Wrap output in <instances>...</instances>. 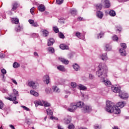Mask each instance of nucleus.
Here are the masks:
<instances>
[{"instance_id": "nucleus-1", "label": "nucleus", "mask_w": 129, "mask_h": 129, "mask_svg": "<svg viewBox=\"0 0 129 129\" xmlns=\"http://www.w3.org/2000/svg\"><path fill=\"white\" fill-rule=\"evenodd\" d=\"M107 72H108L107 67L104 64H100L98 66V69L96 72V74L98 77L101 78V82H103L106 86H109L111 85V83L106 79Z\"/></svg>"}, {"instance_id": "nucleus-2", "label": "nucleus", "mask_w": 129, "mask_h": 129, "mask_svg": "<svg viewBox=\"0 0 129 129\" xmlns=\"http://www.w3.org/2000/svg\"><path fill=\"white\" fill-rule=\"evenodd\" d=\"M105 109L106 111L109 113L112 112L115 114H119V113H120V109L119 108L115 107L114 103L111 101H108L106 102Z\"/></svg>"}, {"instance_id": "nucleus-3", "label": "nucleus", "mask_w": 129, "mask_h": 129, "mask_svg": "<svg viewBox=\"0 0 129 129\" xmlns=\"http://www.w3.org/2000/svg\"><path fill=\"white\" fill-rule=\"evenodd\" d=\"M96 10H101L102 7L108 9L110 7V3L108 0H102L100 4H98L95 5Z\"/></svg>"}, {"instance_id": "nucleus-4", "label": "nucleus", "mask_w": 129, "mask_h": 129, "mask_svg": "<svg viewBox=\"0 0 129 129\" xmlns=\"http://www.w3.org/2000/svg\"><path fill=\"white\" fill-rule=\"evenodd\" d=\"M34 103L36 107L38 105H41V106L44 105L45 107H49L51 106V104H50V103L45 101H41L40 100H38V101H35Z\"/></svg>"}, {"instance_id": "nucleus-5", "label": "nucleus", "mask_w": 129, "mask_h": 129, "mask_svg": "<svg viewBox=\"0 0 129 129\" xmlns=\"http://www.w3.org/2000/svg\"><path fill=\"white\" fill-rule=\"evenodd\" d=\"M120 46L121 48L119 50L121 56H126V52H125V48H126V44L125 43H121Z\"/></svg>"}, {"instance_id": "nucleus-6", "label": "nucleus", "mask_w": 129, "mask_h": 129, "mask_svg": "<svg viewBox=\"0 0 129 129\" xmlns=\"http://www.w3.org/2000/svg\"><path fill=\"white\" fill-rule=\"evenodd\" d=\"M82 110L85 113L90 112L92 111V107H91V106L88 105H84Z\"/></svg>"}, {"instance_id": "nucleus-7", "label": "nucleus", "mask_w": 129, "mask_h": 129, "mask_svg": "<svg viewBox=\"0 0 129 129\" xmlns=\"http://www.w3.org/2000/svg\"><path fill=\"white\" fill-rule=\"evenodd\" d=\"M119 97L121 98V99H127L128 98V94L126 93L125 92H123L121 91L119 92Z\"/></svg>"}, {"instance_id": "nucleus-8", "label": "nucleus", "mask_w": 129, "mask_h": 129, "mask_svg": "<svg viewBox=\"0 0 129 129\" xmlns=\"http://www.w3.org/2000/svg\"><path fill=\"white\" fill-rule=\"evenodd\" d=\"M70 107L71 108L68 109V110L69 111H70L71 112H74V111H75V110L77 109V106L74 103H72L71 104Z\"/></svg>"}, {"instance_id": "nucleus-9", "label": "nucleus", "mask_w": 129, "mask_h": 129, "mask_svg": "<svg viewBox=\"0 0 129 129\" xmlns=\"http://www.w3.org/2000/svg\"><path fill=\"white\" fill-rule=\"evenodd\" d=\"M28 85L30 87H32L33 89H36L38 85H39V84H38V83H35L33 81H30L28 83Z\"/></svg>"}, {"instance_id": "nucleus-10", "label": "nucleus", "mask_w": 129, "mask_h": 129, "mask_svg": "<svg viewBox=\"0 0 129 129\" xmlns=\"http://www.w3.org/2000/svg\"><path fill=\"white\" fill-rule=\"evenodd\" d=\"M9 96L10 97H6V99L10 100V101H15V100H17V96L14 95L13 93L10 94Z\"/></svg>"}, {"instance_id": "nucleus-11", "label": "nucleus", "mask_w": 129, "mask_h": 129, "mask_svg": "<svg viewBox=\"0 0 129 129\" xmlns=\"http://www.w3.org/2000/svg\"><path fill=\"white\" fill-rule=\"evenodd\" d=\"M44 82H46V84L50 83V77L48 75H45L43 78Z\"/></svg>"}, {"instance_id": "nucleus-12", "label": "nucleus", "mask_w": 129, "mask_h": 129, "mask_svg": "<svg viewBox=\"0 0 129 129\" xmlns=\"http://www.w3.org/2000/svg\"><path fill=\"white\" fill-rule=\"evenodd\" d=\"M111 90L113 91V92H115V93H116L118 92L119 93V92H120V88L117 86H113L111 87Z\"/></svg>"}, {"instance_id": "nucleus-13", "label": "nucleus", "mask_w": 129, "mask_h": 129, "mask_svg": "<svg viewBox=\"0 0 129 129\" xmlns=\"http://www.w3.org/2000/svg\"><path fill=\"white\" fill-rule=\"evenodd\" d=\"M64 122L66 124H69L71 122V116H67L64 118Z\"/></svg>"}, {"instance_id": "nucleus-14", "label": "nucleus", "mask_w": 129, "mask_h": 129, "mask_svg": "<svg viewBox=\"0 0 129 129\" xmlns=\"http://www.w3.org/2000/svg\"><path fill=\"white\" fill-rule=\"evenodd\" d=\"M55 43V40L53 38H50L47 40V46H53V44Z\"/></svg>"}, {"instance_id": "nucleus-15", "label": "nucleus", "mask_w": 129, "mask_h": 129, "mask_svg": "<svg viewBox=\"0 0 129 129\" xmlns=\"http://www.w3.org/2000/svg\"><path fill=\"white\" fill-rule=\"evenodd\" d=\"M125 104H126V103H125V102H119L117 104V106H115V107H117L118 108V107H119L120 108H122V107H123Z\"/></svg>"}, {"instance_id": "nucleus-16", "label": "nucleus", "mask_w": 129, "mask_h": 129, "mask_svg": "<svg viewBox=\"0 0 129 129\" xmlns=\"http://www.w3.org/2000/svg\"><path fill=\"white\" fill-rule=\"evenodd\" d=\"M58 59L63 64H65L66 65L69 64V61L63 57H59Z\"/></svg>"}, {"instance_id": "nucleus-17", "label": "nucleus", "mask_w": 129, "mask_h": 129, "mask_svg": "<svg viewBox=\"0 0 129 129\" xmlns=\"http://www.w3.org/2000/svg\"><path fill=\"white\" fill-rule=\"evenodd\" d=\"M57 70H59V71H61V72H65L66 71V69H65V67L62 65H58L57 67Z\"/></svg>"}, {"instance_id": "nucleus-18", "label": "nucleus", "mask_w": 129, "mask_h": 129, "mask_svg": "<svg viewBox=\"0 0 129 129\" xmlns=\"http://www.w3.org/2000/svg\"><path fill=\"white\" fill-rule=\"evenodd\" d=\"M96 14L97 18H99V19H102V18L103 17V13H102L101 11H97Z\"/></svg>"}, {"instance_id": "nucleus-19", "label": "nucleus", "mask_w": 129, "mask_h": 129, "mask_svg": "<svg viewBox=\"0 0 129 129\" xmlns=\"http://www.w3.org/2000/svg\"><path fill=\"white\" fill-rule=\"evenodd\" d=\"M77 107H79L80 108H83V106L84 105V103L82 101H79L76 104Z\"/></svg>"}, {"instance_id": "nucleus-20", "label": "nucleus", "mask_w": 129, "mask_h": 129, "mask_svg": "<svg viewBox=\"0 0 129 129\" xmlns=\"http://www.w3.org/2000/svg\"><path fill=\"white\" fill-rule=\"evenodd\" d=\"M59 48H60L62 50H68L69 49V47L64 44H60Z\"/></svg>"}, {"instance_id": "nucleus-21", "label": "nucleus", "mask_w": 129, "mask_h": 129, "mask_svg": "<svg viewBox=\"0 0 129 129\" xmlns=\"http://www.w3.org/2000/svg\"><path fill=\"white\" fill-rule=\"evenodd\" d=\"M38 9L39 12H45V10H46L45 6L42 5L39 6Z\"/></svg>"}, {"instance_id": "nucleus-22", "label": "nucleus", "mask_w": 129, "mask_h": 129, "mask_svg": "<svg viewBox=\"0 0 129 129\" xmlns=\"http://www.w3.org/2000/svg\"><path fill=\"white\" fill-rule=\"evenodd\" d=\"M52 89L53 92H55V93H59V92H60V89H59L57 86H53L52 87Z\"/></svg>"}, {"instance_id": "nucleus-23", "label": "nucleus", "mask_w": 129, "mask_h": 129, "mask_svg": "<svg viewBox=\"0 0 129 129\" xmlns=\"http://www.w3.org/2000/svg\"><path fill=\"white\" fill-rule=\"evenodd\" d=\"M106 55V53H104L102 54V55L101 56V59H102V60H103V61H106V60L108 59Z\"/></svg>"}, {"instance_id": "nucleus-24", "label": "nucleus", "mask_w": 129, "mask_h": 129, "mask_svg": "<svg viewBox=\"0 0 129 129\" xmlns=\"http://www.w3.org/2000/svg\"><path fill=\"white\" fill-rule=\"evenodd\" d=\"M109 15L110 16V17H115L116 13H115V11L113 10H110L109 12Z\"/></svg>"}, {"instance_id": "nucleus-25", "label": "nucleus", "mask_w": 129, "mask_h": 129, "mask_svg": "<svg viewBox=\"0 0 129 129\" xmlns=\"http://www.w3.org/2000/svg\"><path fill=\"white\" fill-rule=\"evenodd\" d=\"M42 34L44 37H48L49 36V31L47 30H43L42 31Z\"/></svg>"}, {"instance_id": "nucleus-26", "label": "nucleus", "mask_w": 129, "mask_h": 129, "mask_svg": "<svg viewBox=\"0 0 129 129\" xmlns=\"http://www.w3.org/2000/svg\"><path fill=\"white\" fill-rule=\"evenodd\" d=\"M30 94H32V95H33L34 96H39V93H38V92L31 90L30 91Z\"/></svg>"}, {"instance_id": "nucleus-27", "label": "nucleus", "mask_w": 129, "mask_h": 129, "mask_svg": "<svg viewBox=\"0 0 129 129\" xmlns=\"http://www.w3.org/2000/svg\"><path fill=\"white\" fill-rule=\"evenodd\" d=\"M70 13L73 16H75L76 15H77V10L75 9H72L70 10Z\"/></svg>"}, {"instance_id": "nucleus-28", "label": "nucleus", "mask_w": 129, "mask_h": 129, "mask_svg": "<svg viewBox=\"0 0 129 129\" xmlns=\"http://www.w3.org/2000/svg\"><path fill=\"white\" fill-rule=\"evenodd\" d=\"M79 88L80 90H86V89H87V88H86V87L81 84L79 85Z\"/></svg>"}, {"instance_id": "nucleus-29", "label": "nucleus", "mask_w": 129, "mask_h": 129, "mask_svg": "<svg viewBox=\"0 0 129 129\" xmlns=\"http://www.w3.org/2000/svg\"><path fill=\"white\" fill-rule=\"evenodd\" d=\"M18 6H19V4H18V3H15L13 5L12 11H15V10H17Z\"/></svg>"}, {"instance_id": "nucleus-30", "label": "nucleus", "mask_w": 129, "mask_h": 129, "mask_svg": "<svg viewBox=\"0 0 129 129\" xmlns=\"http://www.w3.org/2000/svg\"><path fill=\"white\" fill-rule=\"evenodd\" d=\"M73 67L76 71H78V70H79L80 67H79V66L77 64V63L74 64L73 66Z\"/></svg>"}, {"instance_id": "nucleus-31", "label": "nucleus", "mask_w": 129, "mask_h": 129, "mask_svg": "<svg viewBox=\"0 0 129 129\" xmlns=\"http://www.w3.org/2000/svg\"><path fill=\"white\" fill-rule=\"evenodd\" d=\"M46 110L48 115H52L53 114V111H52V110H51V109L48 108Z\"/></svg>"}, {"instance_id": "nucleus-32", "label": "nucleus", "mask_w": 129, "mask_h": 129, "mask_svg": "<svg viewBox=\"0 0 129 129\" xmlns=\"http://www.w3.org/2000/svg\"><path fill=\"white\" fill-rule=\"evenodd\" d=\"M47 51L50 53H54L55 52V49H54V48L50 47L47 48Z\"/></svg>"}, {"instance_id": "nucleus-33", "label": "nucleus", "mask_w": 129, "mask_h": 129, "mask_svg": "<svg viewBox=\"0 0 129 129\" xmlns=\"http://www.w3.org/2000/svg\"><path fill=\"white\" fill-rule=\"evenodd\" d=\"M12 94H13V95H15L16 97L19 96V95H20L19 94V92L15 89L13 90V93H12Z\"/></svg>"}, {"instance_id": "nucleus-34", "label": "nucleus", "mask_w": 129, "mask_h": 129, "mask_svg": "<svg viewBox=\"0 0 129 129\" xmlns=\"http://www.w3.org/2000/svg\"><path fill=\"white\" fill-rule=\"evenodd\" d=\"M12 23H14V24H18L19 23V19L18 18H13L12 19Z\"/></svg>"}, {"instance_id": "nucleus-35", "label": "nucleus", "mask_w": 129, "mask_h": 129, "mask_svg": "<svg viewBox=\"0 0 129 129\" xmlns=\"http://www.w3.org/2000/svg\"><path fill=\"white\" fill-rule=\"evenodd\" d=\"M22 30H23V28L21 27V26H18L15 29V31L16 32H21V31H22Z\"/></svg>"}, {"instance_id": "nucleus-36", "label": "nucleus", "mask_w": 129, "mask_h": 129, "mask_svg": "<svg viewBox=\"0 0 129 129\" xmlns=\"http://www.w3.org/2000/svg\"><path fill=\"white\" fill-rule=\"evenodd\" d=\"M74 56H75V52H71L69 54V57L70 58V59L73 58Z\"/></svg>"}, {"instance_id": "nucleus-37", "label": "nucleus", "mask_w": 129, "mask_h": 129, "mask_svg": "<svg viewBox=\"0 0 129 129\" xmlns=\"http://www.w3.org/2000/svg\"><path fill=\"white\" fill-rule=\"evenodd\" d=\"M112 39L113 40V41H115L116 42H117V41L118 40V37H117V36H116V35H115L112 37Z\"/></svg>"}, {"instance_id": "nucleus-38", "label": "nucleus", "mask_w": 129, "mask_h": 129, "mask_svg": "<svg viewBox=\"0 0 129 129\" xmlns=\"http://www.w3.org/2000/svg\"><path fill=\"white\" fill-rule=\"evenodd\" d=\"M20 67V64L19 63L17 62H15L13 63V67L14 68H18V67Z\"/></svg>"}, {"instance_id": "nucleus-39", "label": "nucleus", "mask_w": 129, "mask_h": 129, "mask_svg": "<svg viewBox=\"0 0 129 129\" xmlns=\"http://www.w3.org/2000/svg\"><path fill=\"white\" fill-rule=\"evenodd\" d=\"M71 86L73 88H76V87H77V84H76V83L75 82H72L71 83Z\"/></svg>"}, {"instance_id": "nucleus-40", "label": "nucleus", "mask_w": 129, "mask_h": 129, "mask_svg": "<svg viewBox=\"0 0 129 129\" xmlns=\"http://www.w3.org/2000/svg\"><path fill=\"white\" fill-rule=\"evenodd\" d=\"M76 36L79 38V39H82V38L81 37V33L79 32H77L76 33Z\"/></svg>"}, {"instance_id": "nucleus-41", "label": "nucleus", "mask_w": 129, "mask_h": 129, "mask_svg": "<svg viewBox=\"0 0 129 129\" xmlns=\"http://www.w3.org/2000/svg\"><path fill=\"white\" fill-rule=\"evenodd\" d=\"M106 51H110L111 50V46L108 44H107L106 45Z\"/></svg>"}, {"instance_id": "nucleus-42", "label": "nucleus", "mask_w": 129, "mask_h": 129, "mask_svg": "<svg viewBox=\"0 0 129 129\" xmlns=\"http://www.w3.org/2000/svg\"><path fill=\"white\" fill-rule=\"evenodd\" d=\"M26 123H27V124H31V123H32V121H31V119H28V118H26Z\"/></svg>"}, {"instance_id": "nucleus-43", "label": "nucleus", "mask_w": 129, "mask_h": 129, "mask_svg": "<svg viewBox=\"0 0 129 129\" xmlns=\"http://www.w3.org/2000/svg\"><path fill=\"white\" fill-rule=\"evenodd\" d=\"M63 2L64 0H56V4H57V5H62Z\"/></svg>"}, {"instance_id": "nucleus-44", "label": "nucleus", "mask_w": 129, "mask_h": 129, "mask_svg": "<svg viewBox=\"0 0 129 129\" xmlns=\"http://www.w3.org/2000/svg\"><path fill=\"white\" fill-rule=\"evenodd\" d=\"M53 31L55 33H59V29L57 27H53Z\"/></svg>"}, {"instance_id": "nucleus-45", "label": "nucleus", "mask_w": 129, "mask_h": 129, "mask_svg": "<svg viewBox=\"0 0 129 129\" xmlns=\"http://www.w3.org/2000/svg\"><path fill=\"white\" fill-rule=\"evenodd\" d=\"M103 35H104V33L102 32H101L100 33L98 34V36H97L98 39H99V38L100 39V38H102V36H103Z\"/></svg>"}, {"instance_id": "nucleus-46", "label": "nucleus", "mask_w": 129, "mask_h": 129, "mask_svg": "<svg viewBox=\"0 0 129 129\" xmlns=\"http://www.w3.org/2000/svg\"><path fill=\"white\" fill-rule=\"evenodd\" d=\"M45 92L47 93V94H49L50 92H51V88H48L45 89Z\"/></svg>"}, {"instance_id": "nucleus-47", "label": "nucleus", "mask_w": 129, "mask_h": 129, "mask_svg": "<svg viewBox=\"0 0 129 129\" xmlns=\"http://www.w3.org/2000/svg\"><path fill=\"white\" fill-rule=\"evenodd\" d=\"M59 37L60 38V39H64L65 38V36H64V34L62 33H59Z\"/></svg>"}, {"instance_id": "nucleus-48", "label": "nucleus", "mask_w": 129, "mask_h": 129, "mask_svg": "<svg viewBox=\"0 0 129 129\" xmlns=\"http://www.w3.org/2000/svg\"><path fill=\"white\" fill-rule=\"evenodd\" d=\"M21 107H22V108L24 109V110H26L27 111H30V109H29L28 107H26L25 106H21Z\"/></svg>"}, {"instance_id": "nucleus-49", "label": "nucleus", "mask_w": 129, "mask_h": 129, "mask_svg": "<svg viewBox=\"0 0 129 129\" xmlns=\"http://www.w3.org/2000/svg\"><path fill=\"white\" fill-rule=\"evenodd\" d=\"M33 27H35V28L37 27H39V25H38V23L37 22H34L33 24H32Z\"/></svg>"}, {"instance_id": "nucleus-50", "label": "nucleus", "mask_w": 129, "mask_h": 129, "mask_svg": "<svg viewBox=\"0 0 129 129\" xmlns=\"http://www.w3.org/2000/svg\"><path fill=\"white\" fill-rule=\"evenodd\" d=\"M89 78L92 80V79H94V76L91 74H90L89 75Z\"/></svg>"}, {"instance_id": "nucleus-51", "label": "nucleus", "mask_w": 129, "mask_h": 129, "mask_svg": "<svg viewBox=\"0 0 129 129\" xmlns=\"http://www.w3.org/2000/svg\"><path fill=\"white\" fill-rule=\"evenodd\" d=\"M1 72L4 75L7 74V71L5 69L1 70Z\"/></svg>"}, {"instance_id": "nucleus-52", "label": "nucleus", "mask_w": 129, "mask_h": 129, "mask_svg": "<svg viewBox=\"0 0 129 129\" xmlns=\"http://www.w3.org/2000/svg\"><path fill=\"white\" fill-rule=\"evenodd\" d=\"M4 108V103L2 101H0V109H3Z\"/></svg>"}, {"instance_id": "nucleus-53", "label": "nucleus", "mask_w": 129, "mask_h": 129, "mask_svg": "<svg viewBox=\"0 0 129 129\" xmlns=\"http://www.w3.org/2000/svg\"><path fill=\"white\" fill-rule=\"evenodd\" d=\"M68 128L69 129H74V125H73V124L69 125L68 126Z\"/></svg>"}, {"instance_id": "nucleus-54", "label": "nucleus", "mask_w": 129, "mask_h": 129, "mask_svg": "<svg viewBox=\"0 0 129 129\" xmlns=\"http://www.w3.org/2000/svg\"><path fill=\"white\" fill-rule=\"evenodd\" d=\"M35 10V7H33L30 9V13L32 15H34V10Z\"/></svg>"}, {"instance_id": "nucleus-55", "label": "nucleus", "mask_w": 129, "mask_h": 129, "mask_svg": "<svg viewBox=\"0 0 129 129\" xmlns=\"http://www.w3.org/2000/svg\"><path fill=\"white\" fill-rule=\"evenodd\" d=\"M28 22H29V23H30L31 25L33 24L34 23V20H32V19L29 20H28Z\"/></svg>"}, {"instance_id": "nucleus-56", "label": "nucleus", "mask_w": 129, "mask_h": 129, "mask_svg": "<svg viewBox=\"0 0 129 129\" xmlns=\"http://www.w3.org/2000/svg\"><path fill=\"white\" fill-rule=\"evenodd\" d=\"M11 80H12V82H13V83H14V84H15L16 85H18V83L17 82V81H16V80L12 79Z\"/></svg>"}, {"instance_id": "nucleus-57", "label": "nucleus", "mask_w": 129, "mask_h": 129, "mask_svg": "<svg viewBox=\"0 0 129 129\" xmlns=\"http://www.w3.org/2000/svg\"><path fill=\"white\" fill-rule=\"evenodd\" d=\"M95 129H100V127H99V125L96 124L94 126Z\"/></svg>"}, {"instance_id": "nucleus-58", "label": "nucleus", "mask_w": 129, "mask_h": 129, "mask_svg": "<svg viewBox=\"0 0 129 129\" xmlns=\"http://www.w3.org/2000/svg\"><path fill=\"white\" fill-rule=\"evenodd\" d=\"M78 21H79L80 22L81 21H83V18L78 17Z\"/></svg>"}, {"instance_id": "nucleus-59", "label": "nucleus", "mask_w": 129, "mask_h": 129, "mask_svg": "<svg viewBox=\"0 0 129 129\" xmlns=\"http://www.w3.org/2000/svg\"><path fill=\"white\" fill-rule=\"evenodd\" d=\"M57 128H58V129H64L63 127H62V126H61L60 125H57Z\"/></svg>"}, {"instance_id": "nucleus-60", "label": "nucleus", "mask_w": 129, "mask_h": 129, "mask_svg": "<svg viewBox=\"0 0 129 129\" xmlns=\"http://www.w3.org/2000/svg\"><path fill=\"white\" fill-rule=\"evenodd\" d=\"M13 103H14V104H17V103H19V102L16 100H15L14 102H13Z\"/></svg>"}, {"instance_id": "nucleus-61", "label": "nucleus", "mask_w": 129, "mask_h": 129, "mask_svg": "<svg viewBox=\"0 0 129 129\" xmlns=\"http://www.w3.org/2000/svg\"><path fill=\"white\" fill-rule=\"evenodd\" d=\"M34 56H38V53H37V52H35L34 53Z\"/></svg>"}, {"instance_id": "nucleus-62", "label": "nucleus", "mask_w": 129, "mask_h": 129, "mask_svg": "<svg viewBox=\"0 0 129 129\" xmlns=\"http://www.w3.org/2000/svg\"><path fill=\"white\" fill-rule=\"evenodd\" d=\"M122 1V3H125V2H128L129 0H121Z\"/></svg>"}, {"instance_id": "nucleus-63", "label": "nucleus", "mask_w": 129, "mask_h": 129, "mask_svg": "<svg viewBox=\"0 0 129 129\" xmlns=\"http://www.w3.org/2000/svg\"><path fill=\"white\" fill-rule=\"evenodd\" d=\"M113 129H118V127H117V126H114L113 127Z\"/></svg>"}, {"instance_id": "nucleus-64", "label": "nucleus", "mask_w": 129, "mask_h": 129, "mask_svg": "<svg viewBox=\"0 0 129 129\" xmlns=\"http://www.w3.org/2000/svg\"><path fill=\"white\" fill-rule=\"evenodd\" d=\"M0 58H4V54H0Z\"/></svg>"}]
</instances>
